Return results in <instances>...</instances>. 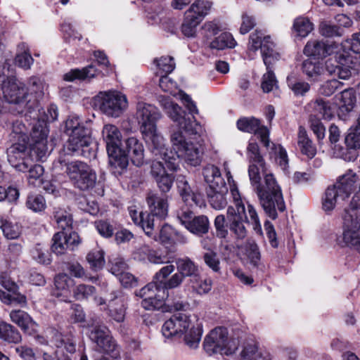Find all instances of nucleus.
<instances>
[{"instance_id":"obj_1","label":"nucleus","mask_w":360,"mask_h":360,"mask_svg":"<svg viewBox=\"0 0 360 360\" xmlns=\"http://www.w3.org/2000/svg\"><path fill=\"white\" fill-rule=\"evenodd\" d=\"M249 177L265 214L271 219H276L278 217V211L283 212L285 210V204L281 188L274 176L272 174H266L263 181H261L258 169L255 166H251Z\"/></svg>"},{"instance_id":"obj_2","label":"nucleus","mask_w":360,"mask_h":360,"mask_svg":"<svg viewBox=\"0 0 360 360\" xmlns=\"http://www.w3.org/2000/svg\"><path fill=\"white\" fill-rule=\"evenodd\" d=\"M64 132L69 136L60 154L94 158L95 149L91 129L79 122L77 117H69L65 122Z\"/></svg>"},{"instance_id":"obj_3","label":"nucleus","mask_w":360,"mask_h":360,"mask_svg":"<svg viewBox=\"0 0 360 360\" xmlns=\"http://www.w3.org/2000/svg\"><path fill=\"white\" fill-rule=\"evenodd\" d=\"M181 101L184 105L189 111L191 116L187 115L186 112L176 103H174L169 98L161 97L160 103L166 112L171 117V119L177 122L179 128L172 131H182L184 134L188 136H200L202 132L201 125L196 122L193 114H197L198 110L195 104L192 101L191 98L184 94L181 95ZM193 139H195L194 137Z\"/></svg>"},{"instance_id":"obj_4","label":"nucleus","mask_w":360,"mask_h":360,"mask_svg":"<svg viewBox=\"0 0 360 360\" xmlns=\"http://www.w3.org/2000/svg\"><path fill=\"white\" fill-rule=\"evenodd\" d=\"M70 155L60 154L58 162L65 167V173L72 186L82 192H90L100 184L96 172L81 160L70 161Z\"/></svg>"},{"instance_id":"obj_5","label":"nucleus","mask_w":360,"mask_h":360,"mask_svg":"<svg viewBox=\"0 0 360 360\" xmlns=\"http://www.w3.org/2000/svg\"><path fill=\"white\" fill-rule=\"evenodd\" d=\"M175 270L174 264L162 266L154 275V282H150L142 288L136 295L143 298L141 306L146 310L161 309L165 304V299L168 296V290L165 287L167 277Z\"/></svg>"},{"instance_id":"obj_6","label":"nucleus","mask_w":360,"mask_h":360,"mask_svg":"<svg viewBox=\"0 0 360 360\" xmlns=\"http://www.w3.org/2000/svg\"><path fill=\"white\" fill-rule=\"evenodd\" d=\"M191 325V319L188 316L184 313H176L167 320L162 327V335L167 338L175 336H181L184 333V342L190 348L195 349L198 347L200 342L202 329L200 323L196 326H193L189 330Z\"/></svg>"},{"instance_id":"obj_7","label":"nucleus","mask_w":360,"mask_h":360,"mask_svg":"<svg viewBox=\"0 0 360 360\" xmlns=\"http://www.w3.org/2000/svg\"><path fill=\"white\" fill-rule=\"evenodd\" d=\"M146 201L150 213L138 212L134 206L129 207V214L135 224L140 226L145 233L152 237L153 236L154 217L165 218L167 214V200L159 197L157 193L149 192Z\"/></svg>"},{"instance_id":"obj_8","label":"nucleus","mask_w":360,"mask_h":360,"mask_svg":"<svg viewBox=\"0 0 360 360\" xmlns=\"http://www.w3.org/2000/svg\"><path fill=\"white\" fill-rule=\"evenodd\" d=\"M136 119L140 124V130L147 146L161 136L156 129V122L161 117L158 109L150 104L139 102L136 105Z\"/></svg>"},{"instance_id":"obj_9","label":"nucleus","mask_w":360,"mask_h":360,"mask_svg":"<svg viewBox=\"0 0 360 360\" xmlns=\"http://www.w3.org/2000/svg\"><path fill=\"white\" fill-rule=\"evenodd\" d=\"M102 136L106 144L110 165L121 170L125 169L129 161L120 148L122 134L119 129L113 124H105L102 131Z\"/></svg>"},{"instance_id":"obj_10","label":"nucleus","mask_w":360,"mask_h":360,"mask_svg":"<svg viewBox=\"0 0 360 360\" xmlns=\"http://www.w3.org/2000/svg\"><path fill=\"white\" fill-rule=\"evenodd\" d=\"M357 176L349 172L339 178L335 184L327 188L322 200V207L326 212H331L338 198L345 200L355 188Z\"/></svg>"},{"instance_id":"obj_11","label":"nucleus","mask_w":360,"mask_h":360,"mask_svg":"<svg viewBox=\"0 0 360 360\" xmlns=\"http://www.w3.org/2000/svg\"><path fill=\"white\" fill-rule=\"evenodd\" d=\"M191 136L184 134L182 131H175L171 134V141L173 149L177 150L188 164L196 167L202 161V150L200 144L188 141Z\"/></svg>"},{"instance_id":"obj_12","label":"nucleus","mask_w":360,"mask_h":360,"mask_svg":"<svg viewBox=\"0 0 360 360\" xmlns=\"http://www.w3.org/2000/svg\"><path fill=\"white\" fill-rule=\"evenodd\" d=\"M94 103L103 114L112 117H119L128 106L126 96L117 91H101Z\"/></svg>"},{"instance_id":"obj_13","label":"nucleus","mask_w":360,"mask_h":360,"mask_svg":"<svg viewBox=\"0 0 360 360\" xmlns=\"http://www.w3.org/2000/svg\"><path fill=\"white\" fill-rule=\"evenodd\" d=\"M343 240L345 243L360 253V212L359 206L349 203L343 217Z\"/></svg>"},{"instance_id":"obj_14","label":"nucleus","mask_w":360,"mask_h":360,"mask_svg":"<svg viewBox=\"0 0 360 360\" xmlns=\"http://www.w3.org/2000/svg\"><path fill=\"white\" fill-rule=\"evenodd\" d=\"M89 337L96 345L98 351L116 357L119 354L117 345L108 328L100 321L91 324Z\"/></svg>"},{"instance_id":"obj_15","label":"nucleus","mask_w":360,"mask_h":360,"mask_svg":"<svg viewBox=\"0 0 360 360\" xmlns=\"http://www.w3.org/2000/svg\"><path fill=\"white\" fill-rule=\"evenodd\" d=\"M227 226L238 240L244 239L248 234L245 223L248 222L245 205L239 199L234 200V205L229 206L226 213Z\"/></svg>"},{"instance_id":"obj_16","label":"nucleus","mask_w":360,"mask_h":360,"mask_svg":"<svg viewBox=\"0 0 360 360\" xmlns=\"http://www.w3.org/2000/svg\"><path fill=\"white\" fill-rule=\"evenodd\" d=\"M1 89L5 100L13 104L23 106L28 110V101L30 95L26 85L16 77L9 78L3 85Z\"/></svg>"},{"instance_id":"obj_17","label":"nucleus","mask_w":360,"mask_h":360,"mask_svg":"<svg viewBox=\"0 0 360 360\" xmlns=\"http://www.w3.org/2000/svg\"><path fill=\"white\" fill-rule=\"evenodd\" d=\"M177 272L167 277L165 287L169 289L179 288L186 277H189V281L199 274L197 264L189 257H185L176 260Z\"/></svg>"},{"instance_id":"obj_18","label":"nucleus","mask_w":360,"mask_h":360,"mask_svg":"<svg viewBox=\"0 0 360 360\" xmlns=\"http://www.w3.org/2000/svg\"><path fill=\"white\" fill-rule=\"evenodd\" d=\"M177 219L188 231L196 236H202L209 231L210 221L205 215L195 216L189 210L181 211Z\"/></svg>"},{"instance_id":"obj_19","label":"nucleus","mask_w":360,"mask_h":360,"mask_svg":"<svg viewBox=\"0 0 360 360\" xmlns=\"http://www.w3.org/2000/svg\"><path fill=\"white\" fill-rule=\"evenodd\" d=\"M148 148L156 159L160 158L164 160L169 170L176 172L179 169V158L181 155H179L177 150H175V153L169 151L165 147L162 137L160 140L158 139L151 144H148Z\"/></svg>"},{"instance_id":"obj_20","label":"nucleus","mask_w":360,"mask_h":360,"mask_svg":"<svg viewBox=\"0 0 360 360\" xmlns=\"http://www.w3.org/2000/svg\"><path fill=\"white\" fill-rule=\"evenodd\" d=\"M228 340L226 328L218 327L212 330L205 338L203 347L209 355L219 353L223 354L224 342Z\"/></svg>"},{"instance_id":"obj_21","label":"nucleus","mask_w":360,"mask_h":360,"mask_svg":"<svg viewBox=\"0 0 360 360\" xmlns=\"http://www.w3.org/2000/svg\"><path fill=\"white\" fill-rule=\"evenodd\" d=\"M52 241L51 250L56 255H63L68 249L73 250L80 243L79 236L75 231H58L53 235Z\"/></svg>"},{"instance_id":"obj_22","label":"nucleus","mask_w":360,"mask_h":360,"mask_svg":"<svg viewBox=\"0 0 360 360\" xmlns=\"http://www.w3.org/2000/svg\"><path fill=\"white\" fill-rule=\"evenodd\" d=\"M260 120L254 117H242L237 121V127L240 131L257 134L260 141L268 148L269 132L266 127L260 126Z\"/></svg>"},{"instance_id":"obj_23","label":"nucleus","mask_w":360,"mask_h":360,"mask_svg":"<svg viewBox=\"0 0 360 360\" xmlns=\"http://www.w3.org/2000/svg\"><path fill=\"white\" fill-rule=\"evenodd\" d=\"M127 303L124 297L119 291H112L108 296V314L117 323L123 322L125 318Z\"/></svg>"},{"instance_id":"obj_24","label":"nucleus","mask_w":360,"mask_h":360,"mask_svg":"<svg viewBox=\"0 0 360 360\" xmlns=\"http://www.w3.org/2000/svg\"><path fill=\"white\" fill-rule=\"evenodd\" d=\"M345 144L346 152H342V158L348 161L356 160L360 150V127L354 125L348 129L345 137Z\"/></svg>"},{"instance_id":"obj_25","label":"nucleus","mask_w":360,"mask_h":360,"mask_svg":"<svg viewBox=\"0 0 360 360\" xmlns=\"http://www.w3.org/2000/svg\"><path fill=\"white\" fill-rule=\"evenodd\" d=\"M7 160L9 164L16 170H23L25 165H19L18 161L30 158L28 143L14 142L6 150Z\"/></svg>"},{"instance_id":"obj_26","label":"nucleus","mask_w":360,"mask_h":360,"mask_svg":"<svg viewBox=\"0 0 360 360\" xmlns=\"http://www.w3.org/2000/svg\"><path fill=\"white\" fill-rule=\"evenodd\" d=\"M176 182L178 192L183 201L187 205L190 207H193V205L201 206L202 204L201 195L193 192L185 176H177Z\"/></svg>"},{"instance_id":"obj_27","label":"nucleus","mask_w":360,"mask_h":360,"mask_svg":"<svg viewBox=\"0 0 360 360\" xmlns=\"http://www.w3.org/2000/svg\"><path fill=\"white\" fill-rule=\"evenodd\" d=\"M336 47L335 42L328 43L323 40L310 41L305 45L303 52L307 56L322 59L332 55L333 49Z\"/></svg>"},{"instance_id":"obj_28","label":"nucleus","mask_w":360,"mask_h":360,"mask_svg":"<svg viewBox=\"0 0 360 360\" xmlns=\"http://www.w3.org/2000/svg\"><path fill=\"white\" fill-rule=\"evenodd\" d=\"M126 149L122 150L127 160L130 158L131 162L137 166H141L144 162V148L141 143L136 138L130 137L125 141Z\"/></svg>"},{"instance_id":"obj_29","label":"nucleus","mask_w":360,"mask_h":360,"mask_svg":"<svg viewBox=\"0 0 360 360\" xmlns=\"http://www.w3.org/2000/svg\"><path fill=\"white\" fill-rule=\"evenodd\" d=\"M211 7V2L207 0L195 1L185 13L186 22H200L209 13Z\"/></svg>"},{"instance_id":"obj_30","label":"nucleus","mask_w":360,"mask_h":360,"mask_svg":"<svg viewBox=\"0 0 360 360\" xmlns=\"http://www.w3.org/2000/svg\"><path fill=\"white\" fill-rule=\"evenodd\" d=\"M29 94L28 110H31L37 106L39 101L44 96V84L40 78L33 76L29 78L27 86Z\"/></svg>"},{"instance_id":"obj_31","label":"nucleus","mask_w":360,"mask_h":360,"mask_svg":"<svg viewBox=\"0 0 360 360\" xmlns=\"http://www.w3.org/2000/svg\"><path fill=\"white\" fill-rule=\"evenodd\" d=\"M240 358L242 360H270L269 354L259 351L257 342L252 339L243 342Z\"/></svg>"},{"instance_id":"obj_32","label":"nucleus","mask_w":360,"mask_h":360,"mask_svg":"<svg viewBox=\"0 0 360 360\" xmlns=\"http://www.w3.org/2000/svg\"><path fill=\"white\" fill-rule=\"evenodd\" d=\"M342 104L340 105L338 115L343 120H347L348 114L356 105V98L353 89H346L341 91Z\"/></svg>"},{"instance_id":"obj_33","label":"nucleus","mask_w":360,"mask_h":360,"mask_svg":"<svg viewBox=\"0 0 360 360\" xmlns=\"http://www.w3.org/2000/svg\"><path fill=\"white\" fill-rule=\"evenodd\" d=\"M202 174L205 181L209 185L210 188L223 187L226 182L221 176L219 169L211 164L205 165L202 168Z\"/></svg>"},{"instance_id":"obj_34","label":"nucleus","mask_w":360,"mask_h":360,"mask_svg":"<svg viewBox=\"0 0 360 360\" xmlns=\"http://www.w3.org/2000/svg\"><path fill=\"white\" fill-rule=\"evenodd\" d=\"M297 145L301 153L306 155L309 159H312L316 154V146L309 137L305 128L302 126L299 127L297 134Z\"/></svg>"},{"instance_id":"obj_35","label":"nucleus","mask_w":360,"mask_h":360,"mask_svg":"<svg viewBox=\"0 0 360 360\" xmlns=\"http://www.w3.org/2000/svg\"><path fill=\"white\" fill-rule=\"evenodd\" d=\"M309 105L312 109L310 115H314L316 117L326 120H330L333 117V112L330 106V103L328 101H325L321 98H317L314 101H311Z\"/></svg>"},{"instance_id":"obj_36","label":"nucleus","mask_w":360,"mask_h":360,"mask_svg":"<svg viewBox=\"0 0 360 360\" xmlns=\"http://www.w3.org/2000/svg\"><path fill=\"white\" fill-rule=\"evenodd\" d=\"M9 316L11 321L18 326L26 333H30V328L36 325L29 314L21 309L11 310Z\"/></svg>"},{"instance_id":"obj_37","label":"nucleus","mask_w":360,"mask_h":360,"mask_svg":"<svg viewBox=\"0 0 360 360\" xmlns=\"http://www.w3.org/2000/svg\"><path fill=\"white\" fill-rule=\"evenodd\" d=\"M228 192L226 185L223 187L210 188L207 197L210 205L215 210H221L227 205L226 194Z\"/></svg>"},{"instance_id":"obj_38","label":"nucleus","mask_w":360,"mask_h":360,"mask_svg":"<svg viewBox=\"0 0 360 360\" xmlns=\"http://www.w3.org/2000/svg\"><path fill=\"white\" fill-rule=\"evenodd\" d=\"M101 72L96 69L95 66L90 65L82 69H72L64 75V79L72 82L75 79L84 80L90 79L98 76Z\"/></svg>"},{"instance_id":"obj_39","label":"nucleus","mask_w":360,"mask_h":360,"mask_svg":"<svg viewBox=\"0 0 360 360\" xmlns=\"http://www.w3.org/2000/svg\"><path fill=\"white\" fill-rule=\"evenodd\" d=\"M269 39V36L264 37L263 46L260 49L267 70L271 69V66L280 58V54L275 50L274 44Z\"/></svg>"},{"instance_id":"obj_40","label":"nucleus","mask_w":360,"mask_h":360,"mask_svg":"<svg viewBox=\"0 0 360 360\" xmlns=\"http://www.w3.org/2000/svg\"><path fill=\"white\" fill-rule=\"evenodd\" d=\"M0 339L8 343L18 344L22 341V335L13 325L0 321Z\"/></svg>"},{"instance_id":"obj_41","label":"nucleus","mask_w":360,"mask_h":360,"mask_svg":"<svg viewBox=\"0 0 360 360\" xmlns=\"http://www.w3.org/2000/svg\"><path fill=\"white\" fill-rule=\"evenodd\" d=\"M248 156L250 161V166H255L258 169V176L259 175V169L265 172V162L263 157L259 152V148L257 143H250L248 146ZM250 169H248L249 170Z\"/></svg>"},{"instance_id":"obj_42","label":"nucleus","mask_w":360,"mask_h":360,"mask_svg":"<svg viewBox=\"0 0 360 360\" xmlns=\"http://www.w3.org/2000/svg\"><path fill=\"white\" fill-rule=\"evenodd\" d=\"M10 141L12 143H28L29 136L25 125L22 121L16 120L13 122L11 131L9 134Z\"/></svg>"},{"instance_id":"obj_43","label":"nucleus","mask_w":360,"mask_h":360,"mask_svg":"<svg viewBox=\"0 0 360 360\" xmlns=\"http://www.w3.org/2000/svg\"><path fill=\"white\" fill-rule=\"evenodd\" d=\"M53 217L61 231H72V219L70 214L65 210L58 209L53 212Z\"/></svg>"},{"instance_id":"obj_44","label":"nucleus","mask_w":360,"mask_h":360,"mask_svg":"<svg viewBox=\"0 0 360 360\" xmlns=\"http://www.w3.org/2000/svg\"><path fill=\"white\" fill-rule=\"evenodd\" d=\"M236 45V41L231 34L223 32L210 43V47L212 49L223 50L226 48H233Z\"/></svg>"},{"instance_id":"obj_45","label":"nucleus","mask_w":360,"mask_h":360,"mask_svg":"<svg viewBox=\"0 0 360 360\" xmlns=\"http://www.w3.org/2000/svg\"><path fill=\"white\" fill-rule=\"evenodd\" d=\"M0 229L8 240L17 239L21 233L20 227L17 224H13L1 217H0Z\"/></svg>"},{"instance_id":"obj_46","label":"nucleus","mask_w":360,"mask_h":360,"mask_svg":"<svg viewBox=\"0 0 360 360\" xmlns=\"http://www.w3.org/2000/svg\"><path fill=\"white\" fill-rule=\"evenodd\" d=\"M46 133L44 131H41L39 140H37L32 145L30 153L36 155V158L40 160L46 157L48 153V146L46 140Z\"/></svg>"},{"instance_id":"obj_47","label":"nucleus","mask_w":360,"mask_h":360,"mask_svg":"<svg viewBox=\"0 0 360 360\" xmlns=\"http://www.w3.org/2000/svg\"><path fill=\"white\" fill-rule=\"evenodd\" d=\"M193 291L199 295L208 293L212 286V281L210 278L202 279L199 274L190 281Z\"/></svg>"},{"instance_id":"obj_48","label":"nucleus","mask_w":360,"mask_h":360,"mask_svg":"<svg viewBox=\"0 0 360 360\" xmlns=\"http://www.w3.org/2000/svg\"><path fill=\"white\" fill-rule=\"evenodd\" d=\"M86 260L92 269H101L105 263L103 250L98 248L92 250L87 254Z\"/></svg>"},{"instance_id":"obj_49","label":"nucleus","mask_w":360,"mask_h":360,"mask_svg":"<svg viewBox=\"0 0 360 360\" xmlns=\"http://www.w3.org/2000/svg\"><path fill=\"white\" fill-rule=\"evenodd\" d=\"M302 70L308 77H314L323 74V66L319 62H313L310 59L305 60L302 63Z\"/></svg>"},{"instance_id":"obj_50","label":"nucleus","mask_w":360,"mask_h":360,"mask_svg":"<svg viewBox=\"0 0 360 360\" xmlns=\"http://www.w3.org/2000/svg\"><path fill=\"white\" fill-rule=\"evenodd\" d=\"M94 286L86 284H79L73 290L74 297L79 301L87 300L96 295Z\"/></svg>"},{"instance_id":"obj_51","label":"nucleus","mask_w":360,"mask_h":360,"mask_svg":"<svg viewBox=\"0 0 360 360\" xmlns=\"http://www.w3.org/2000/svg\"><path fill=\"white\" fill-rule=\"evenodd\" d=\"M174 181V176L167 173L155 179L157 186L162 195L160 198H165L167 200V193L172 188ZM157 195L160 197L158 194Z\"/></svg>"},{"instance_id":"obj_52","label":"nucleus","mask_w":360,"mask_h":360,"mask_svg":"<svg viewBox=\"0 0 360 360\" xmlns=\"http://www.w3.org/2000/svg\"><path fill=\"white\" fill-rule=\"evenodd\" d=\"M26 206L35 212H41L46 208V200L40 194L30 193L27 198Z\"/></svg>"},{"instance_id":"obj_53","label":"nucleus","mask_w":360,"mask_h":360,"mask_svg":"<svg viewBox=\"0 0 360 360\" xmlns=\"http://www.w3.org/2000/svg\"><path fill=\"white\" fill-rule=\"evenodd\" d=\"M336 46L335 49H333L332 55L335 56V60L338 64L345 65L349 62L353 63L349 52L347 49L344 47L343 43L341 44L336 43Z\"/></svg>"},{"instance_id":"obj_54","label":"nucleus","mask_w":360,"mask_h":360,"mask_svg":"<svg viewBox=\"0 0 360 360\" xmlns=\"http://www.w3.org/2000/svg\"><path fill=\"white\" fill-rule=\"evenodd\" d=\"M309 122L310 129L316 135L319 143L320 144L326 135V128L323 124L319 117H316L314 115H309Z\"/></svg>"},{"instance_id":"obj_55","label":"nucleus","mask_w":360,"mask_h":360,"mask_svg":"<svg viewBox=\"0 0 360 360\" xmlns=\"http://www.w3.org/2000/svg\"><path fill=\"white\" fill-rule=\"evenodd\" d=\"M319 32L325 37H340L343 35L344 29L338 24H321Z\"/></svg>"},{"instance_id":"obj_56","label":"nucleus","mask_w":360,"mask_h":360,"mask_svg":"<svg viewBox=\"0 0 360 360\" xmlns=\"http://www.w3.org/2000/svg\"><path fill=\"white\" fill-rule=\"evenodd\" d=\"M344 84L333 79L325 82L319 88V93L325 96H330L337 91L341 90Z\"/></svg>"},{"instance_id":"obj_57","label":"nucleus","mask_w":360,"mask_h":360,"mask_svg":"<svg viewBox=\"0 0 360 360\" xmlns=\"http://www.w3.org/2000/svg\"><path fill=\"white\" fill-rule=\"evenodd\" d=\"M174 236H179V232L171 226L165 224L160 231V240L163 245H171L174 243Z\"/></svg>"},{"instance_id":"obj_58","label":"nucleus","mask_w":360,"mask_h":360,"mask_svg":"<svg viewBox=\"0 0 360 360\" xmlns=\"http://www.w3.org/2000/svg\"><path fill=\"white\" fill-rule=\"evenodd\" d=\"M74 281L65 274H60L55 277L54 284L57 290L65 293L70 292Z\"/></svg>"},{"instance_id":"obj_59","label":"nucleus","mask_w":360,"mask_h":360,"mask_svg":"<svg viewBox=\"0 0 360 360\" xmlns=\"http://www.w3.org/2000/svg\"><path fill=\"white\" fill-rule=\"evenodd\" d=\"M264 33L260 30H256L251 33L249 37L248 51L255 53L259 49H261L264 44Z\"/></svg>"},{"instance_id":"obj_60","label":"nucleus","mask_w":360,"mask_h":360,"mask_svg":"<svg viewBox=\"0 0 360 360\" xmlns=\"http://www.w3.org/2000/svg\"><path fill=\"white\" fill-rule=\"evenodd\" d=\"M203 260L206 265L213 271L219 272L220 271V261L217 252L214 251L208 250L207 252H205Z\"/></svg>"},{"instance_id":"obj_61","label":"nucleus","mask_w":360,"mask_h":360,"mask_svg":"<svg viewBox=\"0 0 360 360\" xmlns=\"http://www.w3.org/2000/svg\"><path fill=\"white\" fill-rule=\"evenodd\" d=\"M288 85L296 96H304L310 89V85L305 82L293 81L292 78L288 77Z\"/></svg>"},{"instance_id":"obj_62","label":"nucleus","mask_w":360,"mask_h":360,"mask_svg":"<svg viewBox=\"0 0 360 360\" xmlns=\"http://www.w3.org/2000/svg\"><path fill=\"white\" fill-rule=\"evenodd\" d=\"M245 251L250 263L255 266H258L261 257L258 245L254 242L248 243L246 245Z\"/></svg>"},{"instance_id":"obj_63","label":"nucleus","mask_w":360,"mask_h":360,"mask_svg":"<svg viewBox=\"0 0 360 360\" xmlns=\"http://www.w3.org/2000/svg\"><path fill=\"white\" fill-rule=\"evenodd\" d=\"M128 269V265L122 258L116 257L110 261V271L118 277Z\"/></svg>"},{"instance_id":"obj_64","label":"nucleus","mask_w":360,"mask_h":360,"mask_svg":"<svg viewBox=\"0 0 360 360\" xmlns=\"http://www.w3.org/2000/svg\"><path fill=\"white\" fill-rule=\"evenodd\" d=\"M214 226L216 229V234L218 238H225L228 236V227L226 224L225 217L222 214L217 215L215 217Z\"/></svg>"}]
</instances>
